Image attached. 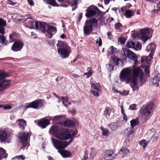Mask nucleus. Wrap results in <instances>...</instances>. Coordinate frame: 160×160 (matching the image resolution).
Masks as SVG:
<instances>
[{"instance_id":"39","label":"nucleus","mask_w":160,"mask_h":160,"mask_svg":"<svg viewBox=\"0 0 160 160\" xmlns=\"http://www.w3.org/2000/svg\"><path fill=\"white\" fill-rule=\"evenodd\" d=\"M91 93L93 94L94 96H99V94L101 93V89H96V90H92L91 89L90 90Z\"/></svg>"},{"instance_id":"34","label":"nucleus","mask_w":160,"mask_h":160,"mask_svg":"<svg viewBox=\"0 0 160 160\" xmlns=\"http://www.w3.org/2000/svg\"><path fill=\"white\" fill-rule=\"evenodd\" d=\"M111 59L113 61V63L117 66L118 65V62L120 60V59L114 55L111 56Z\"/></svg>"},{"instance_id":"20","label":"nucleus","mask_w":160,"mask_h":160,"mask_svg":"<svg viewBox=\"0 0 160 160\" xmlns=\"http://www.w3.org/2000/svg\"><path fill=\"white\" fill-rule=\"evenodd\" d=\"M156 47L155 44L151 43L147 46L146 47V50L148 52L150 51V54H154L155 49H156Z\"/></svg>"},{"instance_id":"3","label":"nucleus","mask_w":160,"mask_h":160,"mask_svg":"<svg viewBox=\"0 0 160 160\" xmlns=\"http://www.w3.org/2000/svg\"><path fill=\"white\" fill-rule=\"evenodd\" d=\"M152 108V104H148L143 105L139 110L141 115V119L144 122H146L151 117Z\"/></svg>"},{"instance_id":"56","label":"nucleus","mask_w":160,"mask_h":160,"mask_svg":"<svg viewBox=\"0 0 160 160\" xmlns=\"http://www.w3.org/2000/svg\"><path fill=\"white\" fill-rule=\"evenodd\" d=\"M7 3L8 4H10L12 5H14L17 4L16 2H13L10 0H8L7 2Z\"/></svg>"},{"instance_id":"40","label":"nucleus","mask_w":160,"mask_h":160,"mask_svg":"<svg viewBox=\"0 0 160 160\" xmlns=\"http://www.w3.org/2000/svg\"><path fill=\"white\" fill-rule=\"evenodd\" d=\"M87 71H88V72L85 73L84 75H86L87 76V78H88L92 76L93 72L92 68L90 67L88 68Z\"/></svg>"},{"instance_id":"18","label":"nucleus","mask_w":160,"mask_h":160,"mask_svg":"<svg viewBox=\"0 0 160 160\" xmlns=\"http://www.w3.org/2000/svg\"><path fill=\"white\" fill-rule=\"evenodd\" d=\"M47 27L48 28V29L46 31V32L49 34L50 38H51L53 35L56 33L57 29L56 28L52 26H48Z\"/></svg>"},{"instance_id":"33","label":"nucleus","mask_w":160,"mask_h":160,"mask_svg":"<svg viewBox=\"0 0 160 160\" xmlns=\"http://www.w3.org/2000/svg\"><path fill=\"white\" fill-rule=\"evenodd\" d=\"M79 0H71V1H69V2L68 3V5H71L72 6H75V8L72 9V10H74L76 8H77V4Z\"/></svg>"},{"instance_id":"32","label":"nucleus","mask_w":160,"mask_h":160,"mask_svg":"<svg viewBox=\"0 0 160 160\" xmlns=\"http://www.w3.org/2000/svg\"><path fill=\"white\" fill-rule=\"evenodd\" d=\"M8 156V154L6 151L2 148H0V160L3 158H5Z\"/></svg>"},{"instance_id":"24","label":"nucleus","mask_w":160,"mask_h":160,"mask_svg":"<svg viewBox=\"0 0 160 160\" xmlns=\"http://www.w3.org/2000/svg\"><path fill=\"white\" fill-rule=\"evenodd\" d=\"M7 137L6 132L3 129H0V140L4 142Z\"/></svg>"},{"instance_id":"17","label":"nucleus","mask_w":160,"mask_h":160,"mask_svg":"<svg viewBox=\"0 0 160 160\" xmlns=\"http://www.w3.org/2000/svg\"><path fill=\"white\" fill-rule=\"evenodd\" d=\"M153 54L150 53L148 56H143L141 58V61L142 63H147L149 64L151 63Z\"/></svg>"},{"instance_id":"4","label":"nucleus","mask_w":160,"mask_h":160,"mask_svg":"<svg viewBox=\"0 0 160 160\" xmlns=\"http://www.w3.org/2000/svg\"><path fill=\"white\" fill-rule=\"evenodd\" d=\"M98 21L95 18H91L86 21L85 25L83 27L84 34L85 35H89L92 32L93 27L98 25Z\"/></svg>"},{"instance_id":"48","label":"nucleus","mask_w":160,"mask_h":160,"mask_svg":"<svg viewBox=\"0 0 160 160\" xmlns=\"http://www.w3.org/2000/svg\"><path fill=\"white\" fill-rule=\"evenodd\" d=\"M97 152L96 150L93 148L91 149L90 157L92 158H93L96 155Z\"/></svg>"},{"instance_id":"13","label":"nucleus","mask_w":160,"mask_h":160,"mask_svg":"<svg viewBox=\"0 0 160 160\" xmlns=\"http://www.w3.org/2000/svg\"><path fill=\"white\" fill-rule=\"evenodd\" d=\"M23 43L21 40H17L15 41L11 47V50L14 52L20 51L23 46Z\"/></svg>"},{"instance_id":"5","label":"nucleus","mask_w":160,"mask_h":160,"mask_svg":"<svg viewBox=\"0 0 160 160\" xmlns=\"http://www.w3.org/2000/svg\"><path fill=\"white\" fill-rule=\"evenodd\" d=\"M122 58L124 60H126L127 58L133 60L134 64L137 62V57L136 54L129 49L124 48H122Z\"/></svg>"},{"instance_id":"64","label":"nucleus","mask_w":160,"mask_h":160,"mask_svg":"<svg viewBox=\"0 0 160 160\" xmlns=\"http://www.w3.org/2000/svg\"><path fill=\"white\" fill-rule=\"evenodd\" d=\"M112 91L114 93H117L118 92V90L115 88H112Z\"/></svg>"},{"instance_id":"57","label":"nucleus","mask_w":160,"mask_h":160,"mask_svg":"<svg viewBox=\"0 0 160 160\" xmlns=\"http://www.w3.org/2000/svg\"><path fill=\"white\" fill-rule=\"evenodd\" d=\"M129 108L132 110H136L137 109L136 105L135 104H133L130 105Z\"/></svg>"},{"instance_id":"44","label":"nucleus","mask_w":160,"mask_h":160,"mask_svg":"<svg viewBox=\"0 0 160 160\" xmlns=\"http://www.w3.org/2000/svg\"><path fill=\"white\" fill-rule=\"evenodd\" d=\"M27 19L29 20L28 21V25L31 27H33L35 25V22L33 21L32 18H28L25 19V20H27Z\"/></svg>"},{"instance_id":"11","label":"nucleus","mask_w":160,"mask_h":160,"mask_svg":"<svg viewBox=\"0 0 160 160\" xmlns=\"http://www.w3.org/2000/svg\"><path fill=\"white\" fill-rule=\"evenodd\" d=\"M43 100L42 99H38L32 102L26 103L25 108H33L35 109L40 108L43 106Z\"/></svg>"},{"instance_id":"31","label":"nucleus","mask_w":160,"mask_h":160,"mask_svg":"<svg viewBox=\"0 0 160 160\" xmlns=\"http://www.w3.org/2000/svg\"><path fill=\"white\" fill-rule=\"evenodd\" d=\"M90 84L92 90L100 89V85L99 83H94L92 82H90Z\"/></svg>"},{"instance_id":"41","label":"nucleus","mask_w":160,"mask_h":160,"mask_svg":"<svg viewBox=\"0 0 160 160\" xmlns=\"http://www.w3.org/2000/svg\"><path fill=\"white\" fill-rule=\"evenodd\" d=\"M74 125V122L70 120H67L65 121L64 125L67 127H70Z\"/></svg>"},{"instance_id":"29","label":"nucleus","mask_w":160,"mask_h":160,"mask_svg":"<svg viewBox=\"0 0 160 160\" xmlns=\"http://www.w3.org/2000/svg\"><path fill=\"white\" fill-rule=\"evenodd\" d=\"M108 126L112 131H114L118 128V126L117 122L111 123L108 124Z\"/></svg>"},{"instance_id":"9","label":"nucleus","mask_w":160,"mask_h":160,"mask_svg":"<svg viewBox=\"0 0 160 160\" xmlns=\"http://www.w3.org/2000/svg\"><path fill=\"white\" fill-rule=\"evenodd\" d=\"M102 13L98 8L94 6H92L88 7L86 10L85 15L87 18L96 15L97 14L100 15Z\"/></svg>"},{"instance_id":"8","label":"nucleus","mask_w":160,"mask_h":160,"mask_svg":"<svg viewBox=\"0 0 160 160\" xmlns=\"http://www.w3.org/2000/svg\"><path fill=\"white\" fill-rule=\"evenodd\" d=\"M30 135L28 132H21L18 134V138L21 141L22 146L21 149H23L29 145L28 139L29 138Z\"/></svg>"},{"instance_id":"1","label":"nucleus","mask_w":160,"mask_h":160,"mask_svg":"<svg viewBox=\"0 0 160 160\" xmlns=\"http://www.w3.org/2000/svg\"><path fill=\"white\" fill-rule=\"evenodd\" d=\"M143 73L140 67H130L123 69L120 75V78L122 82L126 83L130 82L131 87L133 91L138 90L139 87L143 84L144 81L142 77Z\"/></svg>"},{"instance_id":"53","label":"nucleus","mask_w":160,"mask_h":160,"mask_svg":"<svg viewBox=\"0 0 160 160\" xmlns=\"http://www.w3.org/2000/svg\"><path fill=\"white\" fill-rule=\"evenodd\" d=\"M108 65V69L110 70V72H111L114 70V66L111 63H109Z\"/></svg>"},{"instance_id":"19","label":"nucleus","mask_w":160,"mask_h":160,"mask_svg":"<svg viewBox=\"0 0 160 160\" xmlns=\"http://www.w3.org/2000/svg\"><path fill=\"white\" fill-rule=\"evenodd\" d=\"M6 26V21L0 18V34L3 35L5 34L4 27Z\"/></svg>"},{"instance_id":"2","label":"nucleus","mask_w":160,"mask_h":160,"mask_svg":"<svg viewBox=\"0 0 160 160\" xmlns=\"http://www.w3.org/2000/svg\"><path fill=\"white\" fill-rule=\"evenodd\" d=\"M49 132L56 138L61 140L68 139L77 133L71 129H62L55 126L51 128Z\"/></svg>"},{"instance_id":"63","label":"nucleus","mask_w":160,"mask_h":160,"mask_svg":"<svg viewBox=\"0 0 160 160\" xmlns=\"http://www.w3.org/2000/svg\"><path fill=\"white\" fill-rule=\"evenodd\" d=\"M123 115V120L125 121L127 120V118L126 115L124 113V114H122Z\"/></svg>"},{"instance_id":"52","label":"nucleus","mask_w":160,"mask_h":160,"mask_svg":"<svg viewBox=\"0 0 160 160\" xmlns=\"http://www.w3.org/2000/svg\"><path fill=\"white\" fill-rule=\"evenodd\" d=\"M25 157L22 155H20L16 156L14 158H18L19 160H23L25 159Z\"/></svg>"},{"instance_id":"50","label":"nucleus","mask_w":160,"mask_h":160,"mask_svg":"<svg viewBox=\"0 0 160 160\" xmlns=\"http://www.w3.org/2000/svg\"><path fill=\"white\" fill-rule=\"evenodd\" d=\"M150 68L149 65L145 66L144 67V71L145 73L147 75H148L150 73L149 69Z\"/></svg>"},{"instance_id":"28","label":"nucleus","mask_w":160,"mask_h":160,"mask_svg":"<svg viewBox=\"0 0 160 160\" xmlns=\"http://www.w3.org/2000/svg\"><path fill=\"white\" fill-rule=\"evenodd\" d=\"M117 52V49L113 46H111L108 50V55L110 56L113 53H116Z\"/></svg>"},{"instance_id":"26","label":"nucleus","mask_w":160,"mask_h":160,"mask_svg":"<svg viewBox=\"0 0 160 160\" xmlns=\"http://www.w3.org/2000/svg\"><path fill=\"white\" fill-rule=\"evenodd\" d=\"M150 81L155 86L157 87L159 86L160 81L159 78L157 76H155L153 78H151Z\"/></svg>"},{"instance_id":"49","label":"nucleus","mask_w":160,"mask_h":160,"mask_svg":"<svg viewBox=\"0 0 160 160\" xmlns=\"http://www.w3.org/2000/svg\"><path fill=\"white\" fill-rule=\"evenodd\" d=\"M60 100H62L63 104L66 103L68 102V98L67 97H60Z\"/></svg>"},{"instance_id":"55","label":"nucleus","mask_w":160,"mask_h":160,"mask_svg":"<svg viewBox=\"0 0 160 160\" xmlns=\"http://www.w3.org/2000/svg\"><path fill=\"white\" fill-rule=\"evenodd\" d=\"M96 43L98 44V45L100 46H101L102 45V40L100 37H99L97 39Z\"/></svg>"},{"instance_id":"15","label":"nucleus","mask_w":160,"mask_h":160,"mask_svg":"<svg viewBox=\"0 0 160 160\" xmlns=\"http://www.w3.org/2000/svg\"><path fill=\"white\" fill-rule=\"evenodd\" d=\"M35 26L36 29L39 31L45 33L46 32V28L48 24L44 22H35Z\"/></svg>"},{"instance_id":"7","label":"nucleus","mask_w":160,"mask_h":160,"mask_svg":"<svg viewBox=\"0 0 160 160\" xmlns=\"http://www.w3.org/2000/svg\"><path fill=\"white\" fill-rule=\"evenodd\" d=\"M51 140L54 147L56 149L58 150V152L59 150H61V149L66 147L71 142H62L53 138H51Z\"/></svg>"},{"instance_id":"27","label":"nucleus","mask_w":160,"mask_h":160,"mask_svg":"<svg viewBox=\"0 0 160 160\" xmlns=\"http://www.w3.org/2000/svg\"><path fill=\"white\" fill-rule=\"evenodd\" d=\"M124 15L126 18H130L134 15V12L132 10L126 9Z\"/></svg>"},{"instance_id":"22","label":"nucleus","mask_w":160,"mask_h":160,"mask_svg":"<svg viewBox=\"0 0 160 160\" xmlns=\"http://www.w3.org/2000/svg\"><path fill=\"white\" fill-rule=\"evenodd\" d=\"M17 121L18 122L19 128L21 129H24L27 124L26 121L23 119H19Z\"/></svg>"},{"instance_id":"21","label":"nucleus","mask_w":160,"mask_h":160,"mask_svg":"<svg viewBox=\"0 0 160 160\" xmlns=\"http://www.w3.org/2000/svg\"><path fill=\"white\" fill-rule=\"evenodd\" d=\"M50 123L49 121L45 119H43L39 121L38 122L39 126L43 128H46Z\"/></svg>"},{"instance_id":"36","label":"nucleus","mask_w":160,"mask_h":160,"mask_svg":"<svg viewBox=\"0 0 160 160\" xmlns=\"http://www.w3.org/2000/svg\"><path fill=\"white\" fill-rule=\"evenodd\" d=\"M58 2L61 3V6L64 7H67L68 6V5L70 0H58Z\"/></svg>"},{"instance_id":"25","label":"nucleus","mask_w":160,"mask_h":160,"mask_svg":"<svg viewBox=\"0 0 160 160\" xmlns=\"http://www.w3.org/2000/svg\"><path fill=\"white\" fill-rule=\"evenodd\" d=\"M57 46L58 49L65 48L69 47L66 42L62 41H58L57 44Z\"/></svg>"},{"instance_id":"43","label":"nucleus","mask_w":160,"mask_h":160,"mask_svg":"<svg viewBox=\"0 0 160 160\" xmlns=\"http://www.w3.org/2000/svg\"><path fill=\"white\" fill-rule=\"evenodd\" d=\"M8 42V41L5 37L2 35H0V43H2L3 45H6Z\"/></svg>"},{"instance_id":"47","label":"nucleus","mask_w":160,"mask_h":160,"mask_svg":"<svg viewBox=\"0 0 160 160\" xmlns=\"http://www.w3.org/2000/svg\"><path fill=\"white\" fill-rule=\"evenodd\" d=\"M9 76L7 73L5 72L4 71H0V78L4 77H7Z\"/></svg>"},{"instance_id":"61","label":"nucleus","mask_w":160,"mask_h":160,"mask_svg":"<svg viewBox=\"0 0 160 160\" xmlns=\"http://www.w3.org/2000/svg\"><path fill=\"white\" fill-rule=\"evenodd\" d=\"M121 94L124 95H127L129 94V91L126 90L123 91Z\"/></svg>"},{"instance_id":"54","label":"nucleus","mask_w":160,"mask_h":160,"mask_svg":"<svg viewBox=\"0 0 160 160\" xmlns=\"http://www.w3.org/2000/svg\"><path fill=\"white\" fill-rule=\"evenodd\" d=\"M15 35L14 34H11L9 35V41L10 42H13L15 38H14Z\"/></svg>"},{"instance_id":"14","label":"nucleus","mask_w":160,"mask_h":160,"mask_svg":"<svg viewBox=\"0 0 160 160\" xmlns=\"http://www.w3.org/2000/svg\"><path fill=\"white\" fill-rule=\"evenodd\" d=\"M114 153L115 150H106L104 153L103 158L105 160H112L115 158L112 156Z\"/></svg>"},{"instance_id":"12","label":"nucleus","mask_w":160,"mask_h":160,"mask_svg":"<svg viewBox=\"0 0 160 160\" xmlns=\"http://www.w3.org/2000/svg\"><path fill=\"white\" fill-rule=\"evenodd\" d=\"M126 46L128 48H132L136 50H140L142 47L140 43L134 40L128 42L126 43Z\"/></svg>"},{"instance_id":"35","label":"nucleus","mask_w":160,"mask_h":160,"mask_svg":"<svg viewBox=\"0 0 160 160\" xmlns=\"http://www.w3.org/2000/svg\"><path fill=\"white\" fill-rule=\"evenodd\" d=\"M131 128H133V127L139 124L138 119V118L133 119L130 122Z\"/></svg>"},{"instance_id":"6","label":"nucleus","mask_w":160,"mask_h":160,"mask_svg":"<svg viewBox=\"0 0 160 160\" xmlns=\"http://www.w3.org/2000/svg\"><path fill=\"white\" fill-rule=\"evenodd\" d=\"M152 33V31L151 29L145 28L140 31L138 37L145 43L148 39L149 37H151Z\"/></svg>"},{"instance_id":"10","label":"nucleus","mask_w":160,"mask_h":160,"mask_svg":"<svg viewBox=\"0 0 160 160\" xmlns=\"http://www.w3.org/2000/svg\"><path fill=\"white\" fill-rule=\"evenodd\" d=\"M72 52L71 48L70 47L65 48L58 49V52L62 59H65L69 57Z\"/></svg>"},{"instance_id":"58","label":"nucleus","mask_w":160,"mask_h":160,"mask_svg":"<svg viewBox=\"0 0 160 160\" xmlns=\"http://www.w3.org/2000/svg\"><path fill=\"white\" fill-rule=\"evenodd\" d=\"M3 107L4 109H10L12 108L11 106L9 105H6L4 106H3Z\"/></svg>"},{"instance_id":"60","label":"nucleus","mask_w":160,"mask_h":160,"mask_svg":"<svg viewBox=\"0 0 160 160\" xmlns=\"http://www.w3.org/2000/svg\"><path fill=\"white\" fill-rule=\"evenodd\" d=\"M109 109L108 108H106L104 111V114L105 116H107L108 115V112L109 111Z\"/></svg>"},{"instance_id":"42","label":"nucleus","mask_w":160,"mask_h":160,"mask_svg":"<svg viewBox=\"0 0 160 160\" xmlns=\"http://www.w3.org/2000/svg\"><path fill=\"white\" fill-rule=\"evenodd\" d=\"M101 129L102 131V135L105 136L106 137L108 136L110 132L108 130L104 128L102 126L101 127Z\"/></svg>"},{"instance_id":"62","label":"nucleus","mask_w":160,"mask_h":160,"mask_svg":"<svg viewBox=\"0 0 160 160\" xmlns=\"http://www.w3.org/2000/svg\"><path fill=\"white\" fill-rule=\"evenodd\" d=\"M28 2L29 3L31 6H33L34 5V3L33 1H32V0H27Z\"/></svg>"},{"instance_id":"23","label":"nucleus","mask_w":160,"mask_h":160,"mask_svg":"<svg viewBox=\"0 0 160 160\" xmlns=\"http://www.w3.org/2000/svg\"><path fill=\"white\" fill-rule=\"evenodd\" d=\"M59 152L63 158H67L71 157V153L67 150H59Z\"/></svg>"},{"instance_id":"37","label":"nucleus","mask_w":160,"mask_h":160,"mask_svg":"<svg viewBox=\"0 0 160 160\" xmlns=\"http://www.w3.org/2000/svg\"><path fill=\"white\" fill-rule=\"evenodd\" d=\"M47 4L52 5L53 6H59L56 2L55 0H43Z\"/></svg>"},{"instance_id":"16","label":"nucleus","mask_w":160,"mask_h":160,"mask_svg":"<svg viewBox=\"0 0 160 160\" xmlns=\"http://www.w3.org/2000/svg\"><path fill=\"white\" fill-rule=\"evenodd\" d=\"M0 78V91L9 87L10 85V82L11 80H6L3 78Z\"/></svg>"},{"instance_id":"59","label":"nucleus","mask_w":160,"mask_h":160,"mask_svg":"<svg viewBox=\"0 0 160 160\" xmlns=\"http://www.w3.org/2000/svg\"><path fill=\"white\" fill-rule=\"evenodd\" d=\"M119 41L122 44H124L125 42V40L124 38H121L119 39Z\"/></svg>"},{"instance_id":"45","label":"nucleus","mask_w":160,"mask_h":160,"mask_svg":"<svg viewBox=\"0 0 160 160\" xmlns=\"http://www.w3.org/2000/svg\"><path fill=\"white\" fill-rule=\"evenodd\" d=\"M120 152H121L123 154L125 155L129 153V151L127 148L123 147L121 149Z\"/></svg>"},{"instance_id":"30","label":"nucleus","mask_w":160,"mask_h":160,"mask_svg":"<svg viewBox=\"0 0 160 160\" xmlns=\"http://www.w3.org/2000/svg\"><path fill=\"white\" fill-rule=\"evenodd\" d=\"M126 130L127 131V137H132L133 136V134L134 133L133 130V128H128L126 129Z\"/></svg>"},{"instance_id":"51","label":"nucleus","mask_w":160,"mask_h":160,"mask_svg":"<svg viewBox=\"0 0 160 160\" xmlns=\"http://www.w3.org/2000/svg\"><path fill=\"white\" fill-rule=\"evenodd\" d=\"M122 27V25L119 22L117 23L115 25V28L116 30H120Z\"/></svg>"},{"instance_id":"38","label":"nucleus","mask_w":160,"mask_h":160,"mask_svg":"<svg viewBox=\"0 0 160 160\" xmlns=\"http://www.w3.org/2000/svg\"><path fill=\"white\" fill-rule=\"evenodd\" d=\"M62 117L61 116H57L53 119V122L55 123H59V122L62 120Z\"/></svg>"},{"instance_id":"46","label":"nucleus","mask_w":160,"mask_h":160,"mask_svg":"<svg viewBox=\"0 0 160 160\" xmlns=\"http://www.w3.org/2000/svg\"><path fill=\"white\" fill-rule=\"evenodd\" d=\"M139 144L142 146L144 148H145L147 144H148V142L145 140L143 139L140 141L139 142Z\"/></svg>"}]
</instances>
